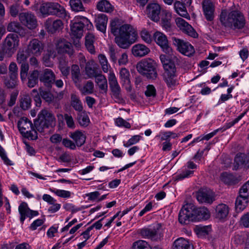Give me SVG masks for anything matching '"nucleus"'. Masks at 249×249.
I'll use <instances>...</instances> for the list:
<instances>
[{"mask_svg":"<svg viewBox=\"0 0 249 249\" xmlns=\"http://www.w3.org/2000/svg\"><path fill=\"white\" fill-rule=\"evenodd\" d=\"M109 26L111 33L115 36V43L121 48L128 49L137 39L136 30L130 24H123L121 19L111 20Z\"/></svg>","mask_w":249,"mask_h":249,"instance_id":"f257e3e1","label":"nucleus"},{"mask_svg":"<svg viewBox=\"0 0 249 249\" xmlns=\"http://www.w3.org/2000/svg\"><path fill=\"white\" fill-rule=\"evenodd\" d=\"M178 221L182 224H188L190 222L206 220L210 217V213L206 207L196 208L192 204H187L180 210Z\"/></svg>","mask_w":249,"mask_h":249,"instance_id":"f03ea898","label":"nucleus"},{"mask_svg":"<svg viewBox=\"0 0 249 249\" xmlns=\"http://www.w3.org/2000/svg\"><path fill=\"white\" fill-rule=\"evenodd\" d=\"M220 21L225 27L233 30H241L246 25V20L243 14L238 10H222Z\"/></svg>","mask_w":249,"mask_h":249,"instance_id":"7ed1b4c3","label":"nucleus"},{"mask_svg":"<svg viewBox=\"0 0 249 249\" xmlns=\"http://www.w3.org/2000/svg\"><path fill=\"white\" fill-rule=\"evenodd\" d=\"M160 59L165 71L163 73L164 79L168 87L173 88L177 85L175 63L165 54H160Z\"/></svg>","mask_w":249,"mask_h":249,"instance_id":"20e7f679","label":"nucleus"},{"mask_svg":"<svg viewBox=\"0 0 249 249\" xmlns=\"http://www.w3.org/2000/svg\"><path fill=\"white\" fill-rule=\"evenodd\" d=\"M55 124V119L53 114L47 109L42 110L38 114L37 119L34 121L36 129L42 132L45 128L53 127Z\"/></svg>","mask_w":249,"mask_h":249,"instance_id":"39448f33","label":"nucleus"},{"mask_svg":"<svg viewBox=\"0 0 249 249\" xmlns=\"http://www.w3.org/2000/svg\"><path fill=\"white\" fill-rule=\"evenodd\" d=\"M155 62L151 59H144L138 62L136 65L137 71L148 79H155L157 76Z\"/></svg>","mask_w":249,"mask_h":249,"instance_id":"423d86ee","label":"nucleus"},{"mask_svg":"<svg viewBox=\"0 0 249 249\" xmlns=\"http://www.w3.org/2000/svg\"><path fill=\"white\" fill-rule=\"evenodd\" d=\"M19 131L23 137L31 140L37 139L36 131L34 129L32 122L26 117L21 118L18 122Z\"/></svg>","mask_w":249,"mask_h":249,"instance_id":"0eeeda50","label":"nucleus"},{"mask_svg":"<svg viewBox=\"0 0 249 249\" xmlns=\"http://www.w3.org/2000/svg\"><path fill=\"white\" fill-rule=\"evenodd\" d=\"M40 11L43 15H55L61 18H66L67 14L65 9L56 2H47L40 7Z\"/></svg>","mask_w":249,"mask_h":249,"instance_id":"6e6552de","label":"nucleus"},{"mask_svg":"<svg viewBox=\"0 0 249 249\" xmlns=\"http://www.w3.org/2000/svg\"><path fill=\"white\" fill-rule=\"evenodd\" d=\"M19 39L17 34H9L4 40L2 46L3 53L10 57L15 52L18 46Z\"/></svg>","mask_w":249,"mask_h":249,"instance_id":"1a4fd4ad","label":"nucleus"},{"mask_svg":"<svg viewBox=\"0 0 249 249\" xmlns=\"http://www.w3.org/2000/svg\"><path fill=\"white\" fill-rule=\"evenodd\" d=\"M80 20L75 22L71 26L72 35L77 38H81L83 35V29L86 28L87 30H90L92 27V24L90 21L84 17L77 18Z\"/></svg>","mask_w":249,"mask_h":249,"instance_id":"9d476101","label":"nucleus"},{"mask_svg":"<svg viewBox=\"0 0 249 249\" xmlns=\"http://www.w3.org/2000/svg\"><path fill=\"white\" fill-rule=\"evenodd\" d=\"M172 41L173 44L181 53L190 56L195 53V49L189 42L175 37H172Z\"/></svg>","mask_w":249,"mask_h":249,"instance_id":"9b49d317","label":"nucleus"},{"mask_svg":"<svg viewBox=\"0 0 249 249\" xmlns=\"http://www.w3.org/2000/svg\"><path fill=\"white\" fill-rule=\"evenodd\" d=\"M18 18L20 23L29 29H34L37 25L36 17L31 12L19 13Z\"/></svg>","mask_w":249,"mask_h":249,"instance_id":"f8f14e48","label":"nucleus"},{"mask_svg":"<svg viewBox=\"0 0 249 249\" xmlns=\"http://www.w3.org/2000/svg\"><path fill=\"white\" fill-rule=\"evenodd\" d=\"M160 227V226L158 224L156 228H143L139 231V233L143 238L149 239L153 241H159L161 240L162 236L158 230Z\"/></svg>","mask_w":249,"mask_h":249,"instance_id":"ddd939ff","label":"nucleus"},{"mask_svg":"<svg viewBox=\"0 0 249 249\" xmlns=\"http://www.w3.org/2000/svg\"><path fill=\"white\" fill-rule=\"evenodd\" d=\"M153 37L156 43L160 46L163 52L168 54L172 52V49L169 44L167 36L164 34L157 31L154 33Z\"/></svg>","mask_w":249,"mask_h":249,"instance_id":"4468645a","label":"nucleus"},{"mask_svg":"<svg viewBox=\"0 0 249 249\" xmlns=\"http://www.w3.org/2000/svg\"><path fill=\"white\" fill-rule=\"evenodd\" d=\"M18 212L20 214V221L23 224L26 217L30 219L39 214L38 211L31 210L28 204L24 202H22L18 206Z\"/></svg>","mask_w":249,"mask_h":249,"instance_id":"2eb2a0df","label":"nucleus"},{"mask_svg":"<svg viewBox=\"0 0 249 249\" xmlns=\"http://www.w3.org/2000/svg\"><path fill=\"white\" fill-rule=\"evenodd\" d=\"M108 82L110 89L114 98L121 101L123 100L121 92V89L118 83L115 74L113 72H110L108 75Z\"/></svg>","mask_w":249,"mask_h":249,"instance_id":"dca6fc26","label":"nucleus"},{"mask_svg":"<svg viewBox=\"0 0 249 249\" xmlns=\"http://www.w3.org/2000/svg\"><path fill=\"white\" fill-rule=\"evenodd\" d=\"M175 22L177 27L183 33L194 38L197 36L198 34L195 30L184 19L181 18H177L175 20Z\"/></svg>","mask_w":249,"mask_h":249,"instance_id":"f3484780","label":"nucleus"},{"mask_svg":"<svg viewBox=\"0 0 249 249\" xmlns=\"http://www.w3.org/2000/svg\"><path fill=\"white\" fill-rule=\"evenodd\" d=\"M242 167L249 171V155L238 153L234 158L233 170H237Z\"/></svg>","mask_w":249,"mask_h":249,"instance_id":"a211bd4d","label":"nucleus"},{"mask_svg":"<svg viewBox=\"0 0 249 249\" xmlns=\"http://www.w3.org/2000/svg\"><path fill=\"white\" fill-rule=\"evenodd\" d=\"M39 75L40 81L48 88H51L55 78V75L53 71L51 69H46Z\"/></svg>","mask_w":249,"mask_h":249,"instance_id":"6ab92c4d","label":"nucleus"},{"mask_svg":"<svg viewBox=\"0 0 249 249\" xmlns=\"http://www.w3.org/2000/svg\"><path fill=\"white\" fill-rule=\"evenodd\" d=\"M44 47V45L41 41L35 38L29 42L27 49L30 54L37 56L41 54Z\"/></svg>","mask_w":249,"mask_h":249,"instance_id":"aec40b11","label":"nucleus"},{"mask_svg":"<svg viewBox=\"0 0 249 249\" xmlns=\"http://www.w3.org/2000/svg\"><path fill=\"white\" fill-rule=\"evenodd\" d=\"M160 12L161 7L158 3H149L146 7V12L148 17L155 22H158L160 20Z\"/></svg>","mask_w":249,"mask_h":249,"instance_id":"412c9836","label":"nucleus"},{"mask_svg":"<svg viewBox=\"0 0 249 249\" xmlns=\"http://www.w3.org/2000/svg\"><path fill=\"white\" fill-rule=\"evenodd\" d=\"M204 15L208 21H212L214 18L215 6L211 0H204L202 3Z\"/></svg>","mask_w":249,"mask_h":249,"instance_id":"4be33fe9","label":"nucleus"},{"mask_svg":"<svg viewBox=\"0 0 249 249\" xmlns=\"http://www.w3.org/2000/svg\"><path fill=\"white\" fill-rule=\"evenodd\" d=\"M197 199L201 203L211 204L214 200V194L210 190H203L197 193Z\"/></svg>","mask_w":249,"mask_h":249,"instance_id":"5701e85b","label":"nucleus"},{"mask_svg":"<svg viewBox=\"0 0 249 249\" xmlns=\"http://www.w3.org/2000/svg\"><path fill=\"white\" fill-rule=\"evenodd\" d=\"M63 26V24L60 19L53 20L51 18H48L45 23V28L49 32L52 34L61 30Z\"/></svg>","mask_w":249,"mask_h":249,"instance_id":"b1692460","label":"nucleus"},{"mask_svg":"<svg viewBox=\"0 0 249 249\" xmlns=\"http://www.w3.org/2000/svg\"><path fill=\"white\" fill-rule=\"evenodd\" d=\"M108 18L104 14H100L95 16V23L97 29L105 33L106 31Z\"/></svg>","mask_w":249,"mask_h":249,"instance_id":"393cba45","label":"nucleus"},{"mask_svg":"<svg viewBox=\"0 0 249 249\" xmlns=\"http://www.w3.org/2000/svg\"><path fill=\"white\" fill-rule=\"evenodd\" d=\"M119 74L121 83L127 91H130L131 86L130 79V75L129 71L125 68H122L120 71Z\"/></svg>","mask_w":249,"mask_h":249,"instance_id":"a878e982","label":"nucleus"},{"mask_svg":"<svg viewBox=\"0 0 249 249\" xmlns=\"http://www.w3.org/2000/svg\"><path fill=\"white\" fill-rule=\"evenodd\" d=\"M58 53L69 54L70 56L73 54L72 46L71 43L64 40H59L56 45Z\"/></svg>","mask_w":249,"mask_h":249,"instance_id":"bb28decb","label":"nucleus"},{"mask_svg":"<svg viewBox=\"0 0 249 249\" xmlns=\"http://www.w3.org/2000/svg\"><path fill=\"white\" fill-rule=\"evenodd\" d=\"M229 207L227 205L221 203L215 208V217L220 220H225L229 214Z\"/></svg>","mask_w":249,"mask_h":249,"instance_id":"cd10ccee","label":"nucleus"},{"mask_svg":"<svg viewBox=\"0 0 249 249\" xmlns=\"http://www.w3.org/2000/svg\"><path fill=\"white\" fill-rule=\"evenodd\" d=\"M7 30L10 32L18 34L21 36H24L26 34V29L17 21L10 22L7 26Z\"/></svg>","mask_w":249,"mask_h":249,"instance_id":"c85d7f7f","label":"nucleus"},{"mask_svg":"<svg viewBox=\"0 0 249 249\" xmlns=\"http://www.w3.org/2000/svg\"><path fill=\"white\" fill-rule=\"evenodd\" d=\"M173 249H194V248L192 244L189 240L180 237L174 241Z\"/></svg>","mask_w":249,"mask_h":249,"instance_id":"c756f323","label":"nucleus"},{"mask_svg":"<svg viewBox=\"0 0 249 249\" xmlns=\"http://www.w3.org/2000/svg\"><path fill=\"white\" fill-rule=\"evenodd\" d=\"M150 49L144 45L136 44L132 48V54L136 57H142L150 52Z\"/></svg>","mask_w":249,"mask_h":249,"instance_id":"7c9ffc66","label":"nucleus"},{"mask_svg":"<svg viewBox=\"0 0 249 249\" xmlns=\"http://www.w3.org/2000/svg\"><path fill=\"white\" fill-rule=\"evenodd\" d=\"M249 238V233L247 232L239 231L234 233L231 238V242L236 246L243 244Z\"/></svg>","mask_w":249,"mask_h":249,"instance_id":"2f4dec72","label":"nucleus"},{"mask_svg":"<svg viewBox=\"0 0 249 249\" xmlns=\"http://www.w3.org/2000/svg\"><path fill=\"white\" fill-rule=\"evenodd\" d=\"M185 4L179 1H176L174 4L175 11L180 16L190 19V16L187 12Z\"/></svg>","mask_w":249,"mask_h":249,"instance_id":"473e14b6","label":"nucleus"},{"mask_svg":"<svg viewBox=\"0 0 249 249\" xmlns=\"http://www.w3.org/2000/svg\"><path fill=\"white\" fill-rule=\"evenodd\" d=\"M71 79L75 86H78L81 83L82 76L79 67L77 65H72L71 69Z\"/></svg>","mask_w":249,"mask_h":249,"instance_id":"72a5a7b5","label":"nucleus"},{"mask_svg":"<svg viewBox=\"0 0 249 249\" xmlns=\"http://www.w3.org/2000/svg\"><path fill=\"white\" fill-rule=\"evenodd\" d=\"M76 87L84 95L92 94L94 91V84L91 81H88L83 87L81 86L80 83Z\"/></svg>","mask_w":249,"mask_h":249,"instance_id":"f704fd0d","label":"nucleus"},{"mask_svg":"<svg viewBox=\"0 0 249 249\" xmlns=\"http://www.w3.org/2000/svg\"><path fill=\"white\" fill-rule=\"evenodd\" d=\"M163 13L164 16L161 18V26L167 31H170L172 28L171 23L172 14L170 12L167 11H163Z\"/></svg>","mask_w":249,"mask_h":249,"instance_id":"c9c22d12","label":"nucleus"},{"mask_svg":"<svg viewBox=\"0 0 249 249\" xmlns=\"http://www.w3.org/2000/svg\"><path fill=\"white\" fill-rule=\"evenodd\" d=\"M71 105L74 109L79 113L83 111V107L79 97L76 94H72L71 96Z\"/></svg>","mask_w":249,"mask_h":249,"instance_id":"e433bc0d","label":"nucleus"},{"mask_svg":"<svg viewBox=\"0 0 249 249\" xmlns=\"http://www.w3.org/2000/svg\"><path fill=\"white\" fill-rule=\"evenodd\" d=\"M221 180L226 184L232 185L238 183V179L232 174L223 173L221 175Z\"/></svg>","mask_w":249,"mask_h":249,"instance_id":"4c0bfd02","label":"nucleus"},{"mask_svg":"<svg viewBox=\"0 0 249 249\" xmlns=\"http://www.w3.org/2000/svg\"><path fill=\"white\" fill-rule=\"evenodd\" d=\"M96 7L99 11L106 13H110L113 10V6L107 0H101L98 2Z\"/></svg>","mask_w":249,"mask_h":249,"instance_id":"58836bf2","label":"nucleus"},{"mask_svg":"<svg viewBox=\"0 0 249 249\" xmlns=\"http://www.w3.org/2000/svg\"><path fill=\"white\" fill-rule=\"evenodd\" d=\"M70 137L75 142L76 145L80 147L84 144L86 141V136L80 131H77L71 133Z\"/></svg>","mask_w":249,"mask_h":249,"instance_id":"ea45409f","label":"nucleus"},{"mask_svg":"<svg viewBox=\"0 0 249 249\" xmlns=\"http://www.w3.org/2000/svg\"><path fill=\"white\" fill-rule=\"evenodd\" d=\"M39 79V75L38 71L37 70L33 71L30 73L28 77L27 86L29 88H34L37 83Z\"/></svg>","mask_w":249,"mask_h":249,"instance_id":"a19ab883","label":"nucleus"},{"mask_svg":"<svg viewBox=\"0 0 249 249\" xmlns=\"http://www.w3.org/2000/svg\"><path fill=\"white\" fill-rule=\"evenodd\" d=\"M249 203V199L242 197L240 195L237 197L235 201V209L237 213L243 211L247 207Z\"/></svg>","mask_w":249,"mask_h":249,"instance_id":"79ce46f5","label":"nucleus"},{"mask_svg":"<svg viewBox=\"0 0 249 249\" xmlns=\"http://www.w3.org/2000/svg\"><path fill=\"white\" fill-rule=\"evenodd\" d=\"M95 78L99 89L106 92L107 89V83L106 77L104 75L98 74Z\"/></svg>","mask_w":249,"mask_h":249,"instance_id":"37998d69","label":"nucleus"},{"mask_svg":"<svg viewBox=\"0 0 249 249\" xmlns=\"http://www.w3.org/2000/svg\"><path fill=\"white\" fill-rule=\"evenodd\" d=\"M70 4L72 10L74 12H78L85 10L81 0H70Z\"/></svg>","mask_w":249,"mask_h":249,"instance_id":"c03bdc74","label":"nucleus"},{"mask_svg":"<svg viewBox=\"0 0 249 249\" xmlns=\"http://www.w3.org/2000/svg\"><path fill=\"white\" fill-rule=\"evenodd\" d=\"M31 54L27 49L20 50L17 54V62L18 64L27 63V60Z\"/></svg>","mask_w":249,"mask_h":249,"instance_id":"a18cd8bd","label":"nucleus"},{"mask_svg":"<svg viewBox=\"0 0 249 249\" xmlns=\"http://www.w3.org/2000/svg\"><path fill=\"white\" fill-rule=\"evenodd\" d=\"M85 71L89 78L95 77L98 74L94 69L93 61H89L86 63Z\"/></svg>","mask_w":249,"mask_h":249,"instance_id":"49530a36","label":"nucleus"},{"mask_svg":"<svg viewBox=\"0 0 249 249\" xmlns=\"http://www.w3.org/2000/svg\"><path fill=\"white\" fill-rule=\"evenodd\" d=\"M132 249H152L148 243L143 240L135 241L132 246Z\"/></svg>","mask_w":249,"mask_h":249,"instance_id":"de8ad7c7","label":"nucleus"},{"mask_svg":"<svg viewBox=\"0 0 249 249\" xmlns=\"http://www.w3.org/2000/svg\"><path fill=\"white\" fill-rule=\"evenodd\" d=\"M31 99L28 94H25L22 96L20 100V107L23 110H27L31 107Z\"/></svg>","mask_w":249,"mask_h":249,"instance_id":"09e8293b","label":"nucleus"},{"mask_svg":"<svg viewBox=\"0 0 249 249\" xmlns=\"http://www.w3.org/2000/svg\"><path fill=\"white\" fill-rule=\"evenodd\" d=\"M22 10V5L18 3L13 4L10 7V14L13 17H16L18 15H19V13Z\"/></svg>","mask_w":249,"mask_h":249,"instance_id":"8fccbe9b","label":"nucleus"},{"mask_svg":"<svg viewBox=\"0 0 249 249\" xmlns=\"http://www.w3.org/2000/svg\"><path fill=\"white\" fill-rule=\"evenodd\" d=\"M39 94L42 98L48 104H50L53 102V96L50 91L43 90L41 88H40Z\"/></svg>","mask_w":249,"mask_h":249,"instance_id":"3c124183","label":"nucleus"},{"mask_svg":"<svg viewBox=\"0 0 249 249\" xmlns=\"http://www.w3.org/2000/svg\"><path fill=\"white\" fill-rule=\"evenodd\" d=\"M78 120L81 126H87L89 123V118L85 111L78 114Z\"/></svg>","mask_w":249,"mask_h":249,"instance_id":"603ef678","label":"nucleus"},{"mask_svg":"<svg viewBox=\"0 0 249 249\" xmlns=\"http://www.w3.org/2000/svg\"><path fill=\"white\" fill-rule=\"evenodd\" d=\"M247 111H245L242 114H241L239 116H238L237 118H235L233 121L226 123L222 127L220 128V130H222V131H224L226 130H227L228 128H230L233 125H234L235 124L238 123L239 120H240L246 114Z\"/></svg>","mask_w":249,"mask_h":249,"instance_id":"864d4df0","label":"nucleus"},{"mask_svg":"<svg viewBox=\"0 0 249 249\" xmlns=\"http://www.w3.org/2000/svg\"><path fill=\"white\" fill-rule=\"evenodd\" d=\"M29 68V66L28 63L21 64L20 75L21 80L23 82L26 80Z\"/></svg>","mask_w":249,"mask_h":249,"instance_id":"5fc2aeb1","label":"nucleus"},{"mask_svg":"<svg viewBox=\"0 0 249 249\" xmlns=\"http://www.w3.org/2000/svg\"><path fill=\"white\" fill-rule=\"evenodd\" d=\"M239 195L245 198H249V180L246 182L239 190Z\"/></svg>","mask_w":249,"mask_h":249,"instance_id":"6e6d98bb","label":"nucleus"},{"mask_svg":"<svg viewBox=\"0 0 249 249\" xmlns=\"http://www.w3.org/2000/svg\"><path fill=\"white\" fill-rule=\"evenodd\" d=\"M18 68L16 64L11 63L9 67V74L10 79H17Z\"/></svg>","mask_w":249,"mask_h":249,"instance_id":"4d7b16f0","label":"nucleus"},{"mask_svg":"<svg viewBox=\"0 0 249 249\" xmlns=\"http://www.w3.org/2000/svg\"><path fill=\"white\" fill-rule=\"evenodd\" d=\"M98 59L102 66V68L104 72H107L108 70V65L107 59L106 56L102 54H100L98 55Z\"/></svg>","mask_w":249,"mask_h":249,"instance_id":"13d9d810","label":"nucleus"},{"mask_svg":"<svg viewBox=\"0 0 249 249\" xmlns=\"http://www.w3.org/2000/svg\"><path fill=\"white\" fill-rule=\"evenodd\" d=\"M108 53L110 60L114 63H116L118 60V56L119 55V51L113 47H110Z\"/></svg>","mask_w":249,"mask_h":249,"instance_id":"bf43d9fd","label":"nucleus"},{"mask_svg":"<svg viewBox=\"0 0 249 249\" xmlns=\"http://www.w3.org/2000/svg\"><path fill=\"white\" fill-rule=\"evenodd\" d=\"M239 224L244 228H249V212H247L242 215L240 219Z\"/></svg>","mask_w":249,"mask_h":249,"instance_id":"052dcab7","label":"nucleus"},{"mask_svg":"<svg viewBox=\"0 0 249 249\" xmlns=\"http://www.w3.org/2000/svg\"><path fill=\"white\" fill-rule=\"evenodd\" d=\"M141 137L140 135H136L132 136L128 141L124 143L125 147H128L132 145L137 143L140 140Z\"/></svg>","mask_w":249,"mask_h":249,"instance_id":"680f3d73","label":"nucleus"},{"mask_svg":"<svg viewBox=\"0 0 249 249\" xmlns=\"http://www.w3.org/2000/svg\"><path fill=\"white\" fill-rule=\"evenodd\" d=\"M145 95L147 97H155L156 95V90L155 87L152 85H149L146 87L145 91Z\"/></svg>","mask_w":249,"mask_h":249,"instance_id":"e2e57ef3","label":"nucleus"},{"mask_svg":"<svg viewBox=\"0 0 249 249\" xmlns=\"http://www.w3.org/2000/svg\"><path fill=\"white\" fill-rule=\"evenodd\" d=\"M115 124L117 126L120 127H124L126 128H130L131 127L130 123L121 117H119L116 119Z\"/></svg>","mask_w":249,"mask_h":249,"instance_id":"0e129e2a","label":"nucleus"},{"mask_svg":"<svg viewBox=\"0 0 249 249\" xmlns=\"http://www.w3.org/2000/svg\"><path fill=\"white\" fill-rule=\"evenodd\" d=\"M52 191L57 196L63 197V198H69L71 196V192L68 191L63 190H52Z\"/></svg>","mask_w":249,"mask_h":249,"instance_id":"69168bd1","label":"nucleus"},{"mask_svg":"<svg viewBox=\"0 0 249 249\" xmlns=\"http://www.w3.org/2000/svg\"><path fill=\"white\" fill-rule=\"evenodd\" d=\"M0 157L3 160L4 162L9 165H13L11 161L7 158L4 149L0 145Z\"/></svg>","mask_w":249,"mask_h":249,"instance_id":"338daca9","label":"nucleus"},{"mask_svg":"<svg viewBox=\"0 0 249 249\" xmlns=\"http://www.w3.org/2000/svg\"><path fill=\"white\" fill-rule=\"evenodd\" d=\"M64 117L68 127L71 128H74L75 124L72 116L68 114H65Z\"/></svg>","mask_w":249,"mask_h":249,"instance_id":"774afa93","label":"nucleus"}]
</instances>
